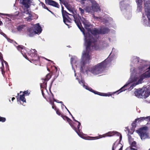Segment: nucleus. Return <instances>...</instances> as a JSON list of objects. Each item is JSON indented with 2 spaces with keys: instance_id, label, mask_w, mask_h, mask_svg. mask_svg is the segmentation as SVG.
I'll return each mask as SVG.
<instances>
[{
  "instance_id": "nucleus-52",
  "label": "nucleus",
  "mask_w": 150,
  "mask_h": 150,
  "mask_svg": "<svg viewBox=\"0 0 150 150\" xmlns=\"http://www.w3.org/2000/svg\"><path fill=\"white\" fill-rule=\"evenodd\" d=\"M58 75H59V74H58L57 76H58Z\"/></svg>"
},
{
  "instance_id": "nucleus-2",
  "label": "nucleus",
  "mask_w": 150,
  "mask_h": 150,
  "mask_svg": "<svg viewBox=\"0 0 150 150\" xmlns=\"http://www.w3.org/2000/svg\"><path fill=\"white\" fill-rule=\"evenodd\" d=\"M71 14L65 12V14H63L62 10L63 21L67 25H69L71 23L72 19L74 18L75 23L77 26L82 32L85 37V44L92 40L93 38H98L99 35L108 33L109 29L107 28H101V29L95 28L91 30L92 25L88 21L83 17L81 18L76 15H74V12L72 10H69Z\"/></svg>"
},
{
  "instance_id": "nucleus-16",
  "label": "nucleus",
  "mask_w": 150,
  "mask_h": 150,
  "mask_svg": "<svg viewBox=\"0 0 150 150\" xmlns=\"http://www.w3.org/2000/svg\"><path fill=\"white\" fill-rule=\"evenodd\" d=\"M120 141H116L113 144L112 150H122L123 146L120 143Z\"/></svg>"
},
{
  "instance_id": "nucleus-31",
  "label": "nucleus",
  "mask_w": 150,
  "mask_h": 150,
  "mask_svg": "<svg viewBox=\"0 0 150 150\" xmlns=\"http://www.w3.org/2000/svg\"><path fill=\"white\" fill-rule=\"evenodd\" d=\"M6 120V118L4 117H0V121L2 122H4Z\"/></svg>"
},
{
  "instance_id": "nucleus-21",
  "label": "nucleus",
  "mask_w": 150,
  "mask_h": 150,
  "mask_svg": "<svg viewBox=\"0 0 150 150\" xmlns=\"http://www.w3.org/2000/svg\"><path fill=\"white\" fill-rule=\"evenodd\" d=\"M144 0H136V1L137 5V11L138 12L141 11L142 9L141 3Z\"/></svg>"
},
{
  "instance_id": "nucleus-36",
  "label": "nucleus",
  "mask_w": 150,
  "mask_h": 150,
  "mask_svg": "<svg viewBox=\"0 0 150 150\" xmlns=\"http://www.w3.org/2000/svg\"><path fill=\"white\" fill-rule=\"evenodd\" d=\"M134 68H132L131 69V72H132V73H134Z\"/></svg>"
},
{
  "instance_id": "nucleus-49",
  "label": "nucleus",
  "mask_w": 150,
  "mask_h": 150,
  "mask_svg": "<svg viewBox=\"0 0 150 150\" xmlns=\"http://www.w3.org/2000/svg\"><path fill=\"white\" fill-rule=\"evenodd\" d=\"M9 101L10 102V101H11V100H10V99L9 100Z\"/></svg>"
},
{
  "instance_id": "nucleus-12",
  "label": "nucleus",
  "mask_w": 150,
  "mask_h": 150,
  "mask_svg": "<svg viewBox=\"0 0 150 150\" xmlns=\"http://www.w3.org/2000/svg\"><path fill=\"white\" fill-rule=\"evenodd\" d=\"M78 81L79 83L84 88H85L86 90H88L91 92L94 93L95 94H97L101 96L108 97L111 96L112 95V94L110 92H108L107 93H100L97 91H94L91 88L85 85L84 81L83 80H81V81H79V80Z\"/></svg>"
},
{
  "instance_id": "nucleus-26",
  "label": "nucleus",
  "mask_w": 150,
  "mask_h": 150,
  "mask_svg": "<svg viewBox=\"0 0 150 150\" xmlns=\"http://www.w3.org/2000/svg\"><path fill=\"white\" fill-rule=\"evenodd\" d=\"M23 27L24 26L23 25L18 26L17 28V30L20 32L23 31Z\"/></svg>"
},
{
  "instance_id": "nucleus-23",
  "label": "nucleus",
  "mask_w": 150,
  "mask_h": 150,
  "mask_svg": "<svg viewBox=\"0 0 150 150\" xmlns=\"http://www.w3.org/2000/svg\"><path fill=\"white\" fill-rule=\"evenodd\" d=\"M144 120V117H141L135 119V122L137 123L141 122Z\"/></svg>"
},
{
  "instance_id": "nucleus-39",
  "label": "nucleus",
  "mask_w": 150,
  "mask_h": 150,
  "mask_svg": "<svg viewBox=\"0 0 150 150\" xmlns=\"http://www.w3.org/2000/svg\"><path fill=\"white\" fill-rule=\"evenodd\" d=\"M55 69L56 70V71H57L58 70V69H57V68L56 67H55Z\"/></svg>"
},
{
  "instance_id": "nucleus-51",
  "label": "nucleus",
  "mask_w": 150,
  "mask_h": 150,
  "mask_svg": "<svg viewBox=\"0 0 150 150\" xmlns=\"http://www.w3.org/2000/svg\"><path fill=\"white\" fill-rule=\"evenodd\" d=\"M40 86H41V87H42V86H41V85H40Z\"/></svg>"
},
{
  "instance_id": "nucleus-7",
  "label": "nucleus",
  "mask_w": 150,
  "mask_h": 150,
  "mask_svg": "<svg viewBox=\"0 0 150 150\" xmlns=\"http://www.w3.org/2000/svg\"><path fill=\"white\" fill-rule=\"evenodd\" d=\"M145 14H143L141 23L145 26L150 27V1H146L144 4Z\"/></svg>"
},
{
  "instance_id": "nucleus-14",
  "label": "nucleus",
  "mask_w": 150,
  "mask_h": 150,
  "mask_svg": "<svg viewBox=\"0 0 150 150\" xmlns=\"http://www.w3.org/2000/svg\"><path fill=\"white\" fill-rule=\"evenodd\" d=\"M20 95L18 93V96H16L18 102L22 101L23 103H26V99L25 98V95L27 96L29 95V93L28 91H25L23 92L20 91Z\"/></svg>"
},
{
  "instance_id": "nucleus-27",
  "label": "nucleus",
  "mask_w": 150,
  "mask_h": 150,
  "mask_svg": "<svg viewBox=\"0 0 150 150\" xmlns=\"http://www.w3.org/2000/svg\"><path fill=\"white\" fill-rule=\"evenodd\" d=\"M79 11L81 15L84 14V11L81 7L79 8Z\"/></svg>"
},
{
  "instance_id": "nucleus-45",
  "label": "nucleus",
  "mask_w": 150,
  "mask_h": 150,
  "mask_svg": "<svg viewBox=\"0 0 150 150\" xmlns=\"http://www.w3.org/2000/svg\"><path fill=\"white\" fill-rule=\"evenodd\" d=\"M12 33H15V32L13 30H12Z\"/></svg>"
},
{
  "instance_id": "nucleus-18",
  "label": "nucleus",
  "mask_w": 150,
  "mask_h": 150,
  "mask_svg": "<svg viewBox=\"0 0 150 150\" xmlns=\"http://www.w3.org/2000/svg\"><path fill=\"white\" fill-rule=\"evenodd\" d=\"M4 63L5 64L6 66L7 67L8 66L7 63L3 59L2 54L0 53V67L1 69L2 73L4 68Z\"/></svg>"
},
{
  "instance_id": "nucleus-22",
  "label": "nucleus",
  "mask_w": 150,
  "mask_h": 150,
  "mask_svg": "<svg viewBox=\"0 0 150 150\" xmlns=\"http://www.w3.org/2000/svg\"><path fill=\"white\" fill-rule=\"evenodd\" d=\"M48 98V99H47V100L48 101V100L49 101L51 105L53 104V102L54 99L53 98V94L52 93H51L50 95L49 96Z\"/></svg>"
},
{
  "instance_id": "nucleus-29",
  "label": "nucleus",
  "mask_w": 150,
  "mask_h": 150,
  "mask_svg": "<svg viewBox=\"0 0 150 150\" xmlns=\"http://www.w3.org/2000/svg\"><path fill=\"white\" fill-rule=\"evenodd\" d=\"M93 18H94V19L97 20V19H100V20L102 19V17H98L97 16H95L94 15H93Z\"/></svg>"
},
{
  "instance_id": "nucleus-53",
  "label": "nucleus",
  "mask_w": 150,
  "mask_h": 150,
  "mask_svg": "<svg viewBox=\"0 0 150 150\" xmlns=\"http://www.w3.org/2000/svg\"><path fill=\"white\" fill-rule=\"evenodd\" d=\"M149 150H150V149H149Z\"/></svg>"
},
{
  "instance_id": "nucleus-9",
  "label": "nucleus",
  "mask_w": 150,
  "mask_h": 150,
  "mask_svg": "<svg viewBox=\"0 0 150 150\" xmlns=\"http://www.w3.org/2000/svg\"><path fill=\"white\" fill-rule=\"evenodd\" d=\"M131 60V62L132 64H137L138 63V68L140 70H143L149 65V61L140 59L138 57L136 56L132 57Z\"/></svg>"
},
{
  "instance_id": "nucleus-6",
  "label": "nucleus",
  "mask_w": 150,
  "mask_h": 150,
  "mask_svg": "<svg viewBox=\"0 0 150 150\" xmlns=\"http://www.w3.org/2000/svg\"><path fill=\"white\" fill-rule=\"evenodd\" d=\"M20 3L22 5V7H24L23 11H21L22 17L23 18L25 19L28 21H30L32 20L33 17L32 13L29 11L27 9L31 5H35V4H32V2L29 0H18Z\"/></svg>"
},
{
  "instance_id": "nucleus-41",
  "label": "nucleus",
  "mask_w": 150,
  "mask_h": 150,
  "mask_svg": "<svg viewBox=\"0 0 150 150\" xmlns=\"http://www.w3.org/2000/svg\"><path fill=\"white\" fill-rule=\"evenodd\" d=\"M8 42H11V40L10 39H8ZM11 41H12V40H11Z\"/></svg>"
},
{
  "instance_id": "nucleus-40",
  "label": "nucleus",
  "mask_w": 150,
  "mask_h": 150,
  "mask_svg": "<svg viewBox=\"0 0 150 150\" xmlns=\"http://www.w3.org/2000/svg\"><path fill=\"white\" fill-rule=\"evenodd\" d=\"M2 24V22L1 21H0V25H1Z\"/></svg>"
},
{
  "instance_id": "nucleus-37",
  "label": "nucleus",
  "mask_w": 150,
  "mask_h": 150,
  "mask_svg": "<svg viewBox=\"0 0 150 150\" xmlns=\"http://www.w3.org/2000/svg\"><path fill=\"white\" fill-rule=\"evenodd\" d=\"M15 99V98L14 97H13L12 98V101H13Z\"/></svg>"
},
{
  "instance_id": "nucleus-43",
  "label": "nucleus",
  "mask_w": 150,
  "mask_h": 150,
  "mask_svg": "<svg viewBox=\"0 0 150 150\" xmlns=\"http://www.w3.org/2000/svg\"><path fill=\"white\" fill-rule=\"evenodd\" d=\"M16 15H18L19 14V13L18 12H16Z\"/></svg>"
},
{
  "instance_id": "nucleus-13",
  "label": "nucleus",
  "mask_w": 150,
  "mask_h": 150,
  "mask_svg": "<svg viewBox=\"0 0 150 150\" xmlns=\"http://www.w3.org/2000/svg\"><path fill=\"white\" fill-rule=\"evenodd\" d=\"M147 127H145L141 128L139 130L136 131V132L140 136L142 140L149 138V134L147 132Z\"/></svg>"
},
{
  "instance_id": "nucleus-38",
  "label": "nucleus",
  "mask_w": 150,
  "mask_h": 150,
  "mask_svg": "<svg viewBox=\"0 0 150 150\" xmlns=\"http://www.w3.org/2000/svg\"><path fill=\"white\" fill-rule=\"evenodd\" d=\"M54 101L56 102L57 103H59V101L58 100V101H56L55 99H54Z\"/></svg>"
},
{
  "instance_id": "nucleus-25",
  "label": "nucleus",
  "mask_w": 150,
  "mask_h": 150,
  "mask_svg": "<svg viewBox=\"0 0 150 150\" xmlns=\"http://www.w3.org/2000/svg\"><path fill=\"white\" fill-rule=\"evenodd\" d=\"M3 15H4V16H6L8 17H10L11 18L13 19L14 18V17H15L14 15L12 14H3Z\"/></svg>"
},
{
  "instance_id": "nucleus-35",
  "label": "nucleus",
  "mask_w": 150,
  "mask_h": 150,
  "mask_svg": "<svg viewBox=\"0 0 150 150\" xmlns=\"http://www.w3.org/2000/svg\"><path fill=\"white\" fill-rule=\"evenodd\" d=\"M52 105V108L53 109H54L55 110L57 109L56 106L54 105V103L53 102V104Z\"/></svg>"
},
{
  "instance_id": "nucleus-8",
  "label": "nucleus",
  "mask_w": 150,
  "mask_h": 150,
  "mask_svg": "<svg viewBox=\"0 0 150 150\" xmlns=\"http://www.w3.org/2000/svg\"><path fill=\"white\" fill-rule=\"evenodd\" d=\"M17 48L19 51H21L22 55L26 59L29 60V58L25 55L27 51L28 54L29 55V56L34 58L32 59L33 60L36 61L38 59L39 57L38 56L37 51L35 49H31L27 51L25 48L21 46H19Z\"/></svg>"
},
{
  "instance_id": "nucleus-17",
  "label": "nucleus",
  "mask_w": 150,
  "mask_h": 150,
  "mask_svg": "<svg viewBox=\"0 0 150 150\" xmlns=\"http://www.w3.org/2000/svg\"><path fill=\"white\" fill-rule=\"evenodd\" d=\"M4 63L5 64L6 66L7 67L8 66L7 63L3 59L2 54L0 53V67L1 69L2 73L4 68Z\"/></svg>"
},
{
  "instance_id": "nucleus-47",
  "label": "nucleus",
  "mask_w": 150,
  "mask_h": 150,
  "mask_svg": "<svg viewBox=\"0 0 150 150\" xmlns=\"http://www.w3.org/2000/svg\"><path fill=\"white\" fill-rule=\"evenodd\" d=\"M59 103H62V101H60V102H59Z\"/></svg>"
},
{
  "instance_id": "nucleus-1",
  "label": "nucleus",
  "mask_w": 150,
  "mask_h": 150,
  "mask_svg": "<svg viewBox=\"0 0 150 150\" xmlns=\"http://www.w3.org/2000/svg\"><path fill=\"white\" fill-rule=\"evenodd\" d=\"M98 38H95L85 44L86 47L85 50L83 51L82 53L81 59L79 61L76 56H73L71 59V64L72 69L75 73L74 75L76 76V71L88 74L89 72H91L94 75H98L103 73L105 68L107 67L110 62L112 60L115 59L117 56V54L114 53L115 49H112V51L110 54L109 57L102 62L97 64L91 68H87L85 69V65L88 63L89 61L91 59V47L94 48L96 50H99L106 47L107 45L105 43L100 44L98 45L95 44L94 43Z\"/></svg>"
},
{
  "instance_id": "nucleus-24",
  "label": "nucleus",
  "mask_w": 150,
  "mask_h": 150,
  "mask_svg": "<svg viewBox=\"0 0 150 150\" xmlns=\"http://www.w3.org/2000/svg\"><path fill=\"white\" fill-rule=\"evenodd\" d=\"M120 7L121 10L125 8V6L123 2L122 1H121L120 2Z\"/></svg>"
},
{
  "instance_id": "nucleus-32",
  "label": "nucleus",
  "mask_w": 150,
  "mask_h": 150,
  "mask_svg": "<svg viewBox=\"0 0 150 150\" xmlns=\"http://www.w3.org/2000/svg\"><path fill=\"white\" fill-rule=\"evenodd\" d=\"M42 7L45 8V9H47L48 11H49L50 12L52 13V12L49 10L45 6V4H43V3H42Z\"/></svg>"
},
{
  "instance_id": "nucleus-20",
  "label": "nucleus",
  "mask_w": 150,
  "mask_h": 150,
  "mask_svg": "<svg viewBox=\"0 0 150 150\" xmlns=\"http://www.w3.org/2000/svg\"><path fill=\"white\" fill-rule=\"evenodd\" d=\"M46 2L50 5L57 8H59V4L55 1L52 0H45Z\"/></svg>"
},
{
  "instance_id": "nucleus-44",
  "label": "nucleus",
  "mask_w": 150,
  "mask_h": 150,
  "mask_svg": "<svg viewBox=\"0 0 150 150\" xmlns=\"http://www.w3.org/2000/svg\"><path fill=\"white\" fill-rule=\"evenodd\" d=\"M47 59V60H48L49 61H50L51 62H52V61H51V60H48V59Z\"/></svg>"
},
{
  "instance_id": "nucleus-5",
  "label": "nucleus",
  "mask_w": 150,
  "mask_h": 150,
  "mask_svg": "<svg viewBox=\"0 0 150 150\" xmlns=\"http://www.w3.org/2000/svg\"><path fill=\"white\" fill-rule=\"evenodd\" d=\"M82 4H85V10L86 12L92 13L94 12H98L101 11V9L98 4L93 0H81Z\"/></svg>"
},
{
  "instance_id": "nucleus-4",
  "label": "nucleus",
  "mask_w": 150,
  "mask_h": 150,
  "mask_svg": "<svg viewBox=\"0 0 150 150\" xmlns=\"http://www.w3.org/2000/svg\"><path fill=\"white\" fill-rule=\"evenodd\" d=\"M65 108L67 110L69 114L71 115L73 120L75 122H77V129L74 126V125L72 123V121L69 118L66 116H64L63 115H61V117L63 118V119L65 120H67V121L68 122L72 128L76 131V132L78 134V135L81 137L83 139L86 140H94L95 139H98L100 138H98V137H91L89 136H85L86 135L83 134L82 132L79 129L81 125V124L80 122H78V121L76 120L73 116L71 114V113L68 110L65 106H64Z\"/></svg>"
},
{
  "instance_id": "nucleus-50",
  "label": "nucleus",
  "mask_w": 150,
  "mask_h": 150,
  "mask_svg": "<svg viewBox=\"0 0 150 150\" xmlns=\"http://www.w3.org/2000/svg\"><path fill=\"white\" fill-rule=\"evenodd\" d=\"M103 21V22H104V20Z\"/></svg>"
},
{
  "instance_id": "nucleus-3",
  "label": "nucleus",
  "mask_w": 150,
  "mask_h": 150,
  "mask_svg": "<svg viewBox=\"0 0 150 150\" xmlns=\"http://www.w3.org/2000/svg\"><path fill=\"white\" fill-rule=\"evenodd\" d=\"M146 71L140 76L138 77L136 75L134 77L131 76L129 80L123 87L116 92H114L115 94L116 92L120 91L119 93L125 91L127 89L131 90L137 85L141 83L142 82L143 80L145 78L150 77V65L147 69Z\"/></svg>"
},
{
  "instance_id": "nucleus-30",
  "label": "nucleus",
  "mask_w": 150,
  "mask_h": 150,
  "mask_svg": "<svg viewBox=\"0 0 150 150\" xmlns=\"http://www.w3.org/2000/svg\"><path fill=\"white\" fill-rule=\"evenodd\" d=\"M144 120L147 121H150V116L146 117H144Z\"/></svg>"
},
{
  "instance_id": "nucleus-19",
  "label": "nucleus",
  "mask_w": 150,
  "mask_h": 150,
  "mask_svg": "<svg viewBox=\"0 0 150 150\" xmlns=\"http://www.w3.org/2000/svg\"><path fill=\"white\" fill-rule=\"evenodd\" d=\"M129 142L130 144L131 145V149L137 150L136 149L133 148L135 147L136 146V142L133 141V139L131 136L128 135Z\"/></svg>"
},
{
  "instance_id": "nucleus-34",
  "label": "nucleus",
  "mask_w": 150,
  "mask_h": 150,
  "mask_svg": "<svg viewBox=\"0 0 150 150\" xmlns=\"http://www.w3.org/2000/svg\"><path fill=\"white\" fill-rule=\"evenodd\" d=\"M47 77L48 78L47 79H45L46 80H48L50 78V75L49 74H48L47 75Z\"/></svg>"
},
{
  "instance_id": "nucleus-10",
  "label": "nucleus",
  "mask_w": 150,
  "mask_h": 150,
  "mask_svg": "<svg viewBox=\"0 0 150 150\" xmlns=\"http://www.w3.org/2000/svg\"><path fill=\"white\" fill-rule=\"evenodd\" d=\"M42 29L39 23H37L33 25L32 28L28 29V34L30 37L35 34H39L42 32Z\"/></svg>"
},
{
  "instance_id": "nucleus-48",
  "label": "nucleus",
  "mask_w": 150,
  "mask_h": 150,
  "mask_svg": "<svg viewBox=\"0 0 150 150\" xmlns=\"http://www.w3.org/2000/svg\"><path fill=\"white\" fill-rule=\"evenodd\" d=\"M107 22H108V20H107V21H106V22H105V23H107Z\"/></svg>"
},
{
  "instance_id": "nucleus-46",
  "label": "nucleus",
  "mask_w": 150,
  "mask_h": 150,
  "mask_svg": "<svg viewBox=\"0 0 150 150\" xmlns=\"http://www.w3.org/2000/svg\"><path fill=\"white\" fill-rule=\"evenodd\" d=\"M16 8H17L16 7H15L14 8L15 9V10H16Z\"/></svg>"
},
{
  "instance_id": "nucleus-42",
  "label": "nucleus",
  "mask_w": 150,
  "mask_h": 150,
  "mask_svg": "<svg viewBox=\"0 0 150 150\" xmlns=\"http://www.w3.org/2000/svg\"><path fill=\"white\" fill-rule=\"evenodd\" d=\"M42 96H43L44 97V93H43V91L42 90Z\"/></svg>"
},
{
  "instance_id": "nucleus-11",
  "label": "nucleus",
  "mask_w": 150,
  "mask_h": 150,
  "mask_svg": "<svg viewBox=\"0 0 150 150\" xmlns=\"http://www.w3.org/2000/svg\"><path fill=\"white\" fill-rule=\"evenodd\" d=\"M135 96L138 98L145 99L149 95V93L146 88H143L136 90L134 93Z\"/></svg>"
},
{
  "instance_id": "nucleus-28",
  "label": "nucleus",
  "mask_w": 150,
  "mask_h": 150,
  "mask_svg": "<svg viewBox=\"0 0 150 150\" xmlns=\"http://www.w3.org/2000/svg\"><path fill=\"white\" fill-rule=\"evenodd\" d=\"M136 122H135V121L134 122H133L132 124V129L133 131H134V130L135 128L136 127V124L135 123Z\"/></svg>"
},
{
  "instance_id": "nucleus-15",
  "label": "nucleus",
  "mask_w": 150,
  "mask_h": 150,
  "mask_svg": "<svg viewBox=\"0 0 150 150\" xmlns=\"http://www.w3.org/2000/svg\"><path fill=\"white\" fill-rule=\"evenodd\" d=\"M114 135H116L117 136L119 137V139H120V141L122 139V136L119 133L116 131H110L109 132L103 135H99V137L102 136L100 138L104 137L106 136L111 137L113 136Z\"/></svg>"
},
{
  "instance_id": "nucleus-33",
  "label": "nucleus",
  "mask_w": 150,
  "mask_h": 150,
  "mask_svg": "<svg viewBox=\"0 0 150 150\" xmlns=\"http://www.w3.org/2000/svg\"><path fill=\"white\" fill-rule=\"evenodd\" d=\"M55 111H56L57 114L61 116V115H62V114L60 113L59 111L58 110V109H57Z\"/></svg>"
}]
</instances>
